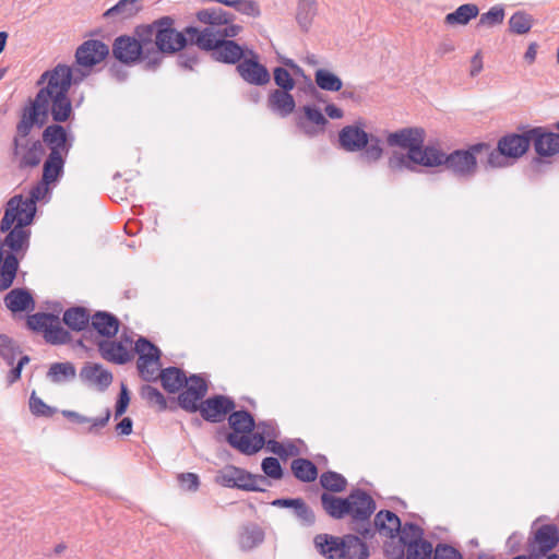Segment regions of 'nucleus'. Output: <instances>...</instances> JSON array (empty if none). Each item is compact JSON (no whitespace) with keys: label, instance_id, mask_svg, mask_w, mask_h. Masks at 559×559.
Masks as SVG:
<instances>
[{"label":"nucleus","instance_id":"1","mask_svg":"<svg viewBox=\"0 0 559 559\" xmlns=\"http://www.w3.org/2000/svg\"><path fill=\"white\" fill-rule=\"evenodd\" d=\"M40 188L35 187L31 197L22 194L12 197L5 204L4 215L0 221V231L7 233L0 238V292L9 289L22 260L31 245V229L36 214V202L39 200Z\"/></svg>","mask_w":559,"mask_h":559},{"label":"nucleus","instance_id":"2","mask_svg":"<svg viewBox=\"0 0 559 559\" xmlns=\"http://www.w3.org/2000/svg\"><path fill=\"white\" fill-rule=\"evenodd\" d=\"M242 31V26H229L224 27L222 33L212 34L209 29H199L194 26L186 27L191 44L210 52L215 61L226 64H236L245 56L243 47L233 39Z\"/></svg>","mask_w":559,"mask_h":559},{"label":"nucleus","instance_id":"3","mask_svg":"<svg viewBox=\"0 0 559 559\" xmlns=\"http://www.w3.org/2000/svg\"><path fill=\"white\" fill-rule=\"evenodd\" d=\"M487 151L488 143L481 142L469 145L467 148L454 150L451 153H445L441 148L435 146L430 150V158H427V167L444 166L445 169L451 171L454 176L464 179L473 178L478 169V159L487 165Z\"/></svg>","mask_w":559,"mask_h":559},{"label":"nucleus","instance_id":"4","mask_svg":"<svg viewBox=\"0 0 559 559\" xmlns=\"http://www.w3.org/2000/svg\"><path fill=\"white\" fill-rule=\"evenodd\" d=\"M320 501L324 512L334 520L352 518V528L368 520L376 510V501L362 489H354L346 498L322 492Z\"/></svg>","mask_w":559,"mask_h":559},{"label":"nucleus","instance_id":"5","mask_svg":"<svg viewBox=\"0 0 559 559\" xmlns=\"http://www.w3.org/2000/svg\"><path fill=\"white\" fill-rule=\"evenodd\" d=\"M60 68L58 71H46L38 81L41 84L47 80V85L38 92H44L45 107L41 109V117L46 118L50 111L52 120L57 123L66 122L72 114V104L68 97L70 90V74H63Z\"/></svg>","mask_w":559,"mask_h":559},{"label":"nucleus","instance_id":"6","mask_svg":"<svg viewBox=\"0 0 559 559\" xmlns=\"http://www.w3.org/2000/svg\"><path fill=\"white\" fill-rule=\"evenodd\" d=\"M338 144L347 153H359V159L367 165L378 163L384 153L382 139L368 133L360 120L340 130Z\"/></svg>","mask_w":559,"mask_h":559},{"label":"nucleus","instance_id":"7","mask_svg":"<svg viewBox=\"0 0 559 559\" xmlns=\"http://www.w3.org/2000/svg\"><path fill=\"white\" fill-rule=\"evenodd\" d=\"M143 27L151 29L150 53L153 57L152 64L156 70L162 64L165 53L173 55L181 51L188 44V34L175 28V20L171 16L159 17Z\"/></svg>","mask_w":559,"mask_h":559},{"label":"nucleus","instance_id":"8","mask_svg":"<svg viewBox=\"0 0 559 559\" xmlns=\"http://www.w3.org/2000/svg\"><path fill=\"white\" fill-rule=\"evenodd\" d=\"M150 28L143 25L135 27V36L121 35L115 38L112 44V56L123 64L132 66L143 62L146 71H155L152 64L153 57L150 49Z\"/></svg>","mask_w":559,"mask_h":559},{"label":"nucleus","instance_id":"9","mask_svg":"<svg viewBox=\"0 0 559 559\" xmlns=\"http://www.w3.org/2000/svg\"><path fill=\"white\" fill-rule=\"evenodd\" d=\"M228 425L233 431L227 433L226 441L240 453L253 455L264 447L263 433H252L257 425L253 416L248 411L234 409L230 412Z\"/></svg>","mask_w":559,"mask_h":559},{"label":"nucleus","instance_id":"10","mask_svg":"<svg viewBox=\"0 0 559 559\" xmlns=\"http://www.w3.org/2000/svg\"><path fill=\"white\" fill-rule=\"evenodd\" d=\"M530 145L527 130L522 133L506 134L498 140L496 148L488 143L487 166L491 168L507 167L508 159H519L528 151Z\"/></svg>","mask_w":559,"mask_h":559},{"label":"nucleus","instance_id":"11","mask_svg":"<svg viewBox=\"0 0 559 559\" xmlns=\"http://www.w3.org/2000/svg\"><path fill=\"white\" fill-rule=\"evenodd\" d=\"M426 131L420 127H407L388 134L386 142L390 146L407 150L416 165L427 167V158H430V150L435 145H425Z\"/></svg>","mask_w":559,"mask_h":559},{"label":"nucleus","instance_id":"12","mask_svg":"<svg viewBox=\"0 0 559 559\" xmlns=\"http://www.w3.org/2000/svg\"><path fill=\"white\" fill-rule=\"evenodd\" d=\"M216 483L228 488H238L245 491L264 492L271 481L263 475L252 474L243 468L227 465L216 475Z\"/></svg>","mask_w":559,"mask_h":559},{"label":"nucleus","instance_id":"13","mask_svg":"<svg viewBox=\"0 0 559 559\" xmlns=\"http://www.w3.org/2000/svg\"><path fill=\"white\" fill-rule=\"evenodd\" d=\"M400 518L392 511L381 510L379 511L373 520L370 522V518L366 521H361L360 525H355V531L364 539H372L376 533L381 536L393 539L401 528Z\"/></svg>","mask_w":559,"mask_h":559},{"label":"nucleus","instance_id":"14","mask_svg":"<svg viewBox=\"0 0 559 559\" xmlns=\"http://www.w3.org/2000/svg\"><path fill=\"white\" fill-rule=\"evenodd\" d=\"M45 103L44 92H38L35 98L31 100L29 106L24 108L22 117L16 126V136L13 139L14 156L20 155V148L26 147V144H22L20 142V138H26L31 133L34 124H37L38 127L44 124L45 118L43 117V119L39 120V117L41 116L40 108L45 107Z\"/></svg>","mask_w":559,"mask_h":559},{"label":"nucleus","instance_id":"15","mask_svg":"<svg viewBox=\"0 0 559 559\" xmlns=\"http://www.w3.org/2000/svg\"><path fill=\"white\" fill-rule=\"evenodd\" d=\"M134 353L139 355L136 367L141 378L147 382L155 381L157 379L156 371L150 369L148 366L152 364L160 366V349L148 338L140 336L135 341Z\"/></svg>","mask_w":559,"mask_h":559},{"label":"nucleus","instance_id":"16","mask_svg":"<svg viewBox=\"0 0 559 559\" xmlns=\"http://www.w3.org/2000/svg\"><path fill=\"white\" fill-rule=\"evenodd\" d=\"M530 142L539 157L532 160V167H538L543 164L540 157H550L559 153V133L547 131L544 127H534L527 129Z\"/></svg>","mask_w":559,"mask_h":559},{"label":"nucleus","instance_id":"17","mask_svg":"<svg viewBox=\"0 0 559 559\" xmlns=\"http://www.w3.org/2000/svg\"><path fill=\"white\" fill-rule=\"evenodd\" d=\"M209 390L207 382L200 374H191L189 382L179 393L178 405L188 413H197Z\"/></svg>","mask_w":559,"mask_h":559},{"label":"nucleus","instance_id":"18","mask_svg":"<svg viewBox=\"0 0 559 559\" xmlns=\"http://www.w3.org/2000/svg\"><path fill=\"white\" fill-rule=\"evenodd\" d=\"M236 408L235 401L227 395L216 394L205 399L198 412L209 423H222Z\"/></svg>","mask_w":559,"mask_h":559},{"label":"nucleus","instance_id":"19","mask_svg":"<svg viewBox=\"0 0 559 559\" xmlns=\"http://www.w3.org/2000/svg\"><path fill=\"white\" fill-rule=\"evenodd\" d=\"M109 56V47L99 39H87L75 50V63L84 69H93Z\"/></svg>","mask_w":559,"mask_h":559},{"label":"nucleus","instance_id":"20","mask_svg":"<svg viewBox=\"0 0 559 559\" xmlns=\"http://www.w3.org/2000/svg\"><path fill=\"white\" fill-rule=\"evenodd\" d=\"M302 115L296 117L297 128L308 138H316L323 134L329 120L314 105H305L301 108Z\"/></svg>","mask_w":559,"mask_h":559},{"label":"nucleus","instance_id":"21","mask_svg":"<svg viewBox=\"0 0 559 559\" xmlns=\"http://www.w3.org/2000/svg\"><path fill=\"white\" fill-rule=\"evenodd\" d=\"M197 20L206 25L203 29H209L212 34L222 33L224 27L240 26L235 24L236 15L222 8H205L195 13Z\"/></svg>","mask_w":559,"mask_h":559},{"label":"nucleus","instance_id":"22","mask_svg":"<svg viewBox=\"0 0 559 559\" xmlns=\"http://www.w3.org/2000/svg\"><path fill=\"white\" fill-rule=\"evenodd\" d=\"M43 144H46L49 148L48 155H56L66 157L71 147L72 141L64 129L59 123H52L43 131Z\"/></svg>","mask_w":559,"mask_h":559},{"label":"nucleus","instance_id":"23","mask_svg":"<svg viewBox=\"0 0 559 559\" xmlns=\"http://www.w3.org/2000/svg\"><path fill=\"white\" fill-rule=\"evenodd\" d=\"M252 58L245 59L237 64V72L249 84L263 86L270 82V73L265 66L260 63L257 55L252 53Z\"/></svg>","mask_w":559,"mask_h":559},{"label":"nucleus","instance_id":"24","mask_svg":"<svg viewBox=\"0 0 559 559\" xmlns=\"http://www.w3.org/2000/svg\"><path fill=\"white\" fill-rule=\"evenodd\" d=\"M278 508H290L293 514L302 527H311L316 524L314 511L301 498H280L271 503Z\"/></svg>","mask_w":559,"mask_h":559},{"label":"nucleus","instance_id":"25","mask_svg":"<svg viewBox=\"0 0 559 559\" xmlns=\"http://www.w3.org/2000/svg\"><path fill=\"white\" fill-rule=\"evenodd\" d=\"M100 356L112 364L124 365L132 360L133 353L122 342L103 340L97 343Z\"/></svg>","mask_w":559,"mask_h":559},{"label":"nucleus","instance_id":"26","mask_svg":"<svg viewBox=\"0 0 559 559\" xmlns=\"http://www.w3.org/2000/svg\"><path fill=\"white\" fill-rule=\"evenodd\" d=\"M318 551L328 559H344V536L318 534L313 539Z\"/></svg>","mask_w":559,"mask_h":559},{"label":"nucleus","instance_id":"27","mask_svg":"<svg viewBox=\"0 0 559 559\" xmlns=\"http://www.w3.org/2000/svg\"><path fill=\"white\" fill-rule=\"evenodd\" d=\"M265 538L264 530L254 522H249L239 527L238 546L242 551H250L260 546Z\"/></svg>","mask_w":559,"mask_h":559},{"label":"nucleus","instance_id":"28","mask_svg":"<svg viewBox=\"0 0 559 559\" xmlns=\"http://www.w3.org/2000/svg\"><path fill=\"white\" fill-rule=\"evenodd\" d=\"M80 377L83 381L96 385L100 392L107 390L112 382V373L99 364H86L81 369Z\"/></svg>","mask_w":559,"mask_h":559},{"label":"nucleus","instance_id":"29","mask_svg":"<svg viewBox=\"0 0 559 559\" xmlns=\"http://www.w3.org/2000/svg\"><path fill=\"white\" fill-rule=\"evenodd\" d=\"M290 91L273 90L267 96V107L273 112L285 118L295 111L296 103Z\"/></svg>","mask_w":559,"mask_h":559},{"label":"nucleus","instance_id":"30","mask_svg":"<svg viewBox=\"0 0 559 559\" xmlns=\"http://www.w3.org/2000/svg\"><path fill=\"white\" fill-rule=\"evenodd\" d=\"M91 323L99 335L107 338L114 337L120 326L119 319L107 311H96L91 318Z\"/></svg>","mask_w":559,"mask_h":559},{"label":"nucleus","instance_id":"31","mask_svg":"<svg viewBox=\"0 0 559 559\" xmlns=\"http://www.w3.org/2000/svg\"><path fill=\"white\" fill-rule=\"evenodd\" d=\"M157 378H159L163 389L168 393L179 392L189 382V377L178 367L162 369Z\"/></svg>","mask_w":559,"mask_h":559},{"label":"nucleus","instance_id":"32","mask_svg":"<svg viewBox=\"0 0 559 559\" xmlns=\"http://www.w3.org/2000/svg\"><path fill=\"white\" fill-rule=\"evenodd\" d=\"M559 542L558 530L552 524L542 525L535 533L533 542L530 546L534 548L536 544L540 555H546L552 548L557 546ZM534 551V549H532Z\"/></svg>","mask_w":559,"mask_h":559},{"label":"nucleus","instance_id":"33","mask_svg":"<svg viewBox=\"0 0 559 559\" xmlns=\"http://www.w3.org/2000/svg\"><path fill=\"white\" fill-rule=\"evenodd\" d=\"M62 415L72 423L78 425H87L85 432L97 435L99 430L107 426L110 419V409L107 408L105 415L98 418L84 416L75 411H62Z\"/></svg>","mask_w":559,"mask_h":559},{"label":"nucleus","instance_id":"34","mask_svg":"<svg viewBox=\"0 0 559 559\" xmlns=\"http://www.w3.org/2000/svg\"><path fill=\"white\" fill-rule=\"evenodd\" d=\"M4 305L12 312H23L34 308L32 294L25 288H14L4 296Z\"/></svg>","mask_w":559,"mask_h":559},{"label":"nucleus","instance_id":"35","mask_svg":"<svg viewBox=\"0 0 559 559\" xmlns=\"http://www.w3.org/2000/svg\"><path fill=\"white\" fill-rule=\"evenodd\" d=\"M142 9L140 0H120L105 13V19L124 21L135 16Z\"/></svg>","mask_w":559,"mask_h":559},{"label":"nucleus","instance_id":"36","mask_svg":"<svg viewBox=\"0 0 559 559\" xmlns=\"http://www.w3.org/2000/svg\"><path fill=\"white\" fill-rule=\"evenodd\" d=\"M91 318L92 316L86 308L76 306L63 312L62 321L72 331L80 332L88 326Z\"/></svg>","mask_w":559,"mask_h":559},{"label":"nucleus","instance_id":"37","mask_svg":"<svg viewBox=\"0 0 559 559\" xmlns=\"http://www.w3.org/2000/svg\"><path fill=\"white\" fill-rule=\"evenodd\" d=\"M344 559H368L369 548L361 538L354 534L344 535Z\"/></svg>","mask_w":559,"mask_h":559},{"label":"nucleus","instance_id":"38","mask_svg":"<svg viewBox=\"0 0 559 559\" xmlns=\"http://www.w3.org/2000/svg\"><path fill=\"white\" fill-rule=\"evenodd\" d=\"M290 468L294 476L302 483H311L318 477V467L308 459L298 457L293 460Z\"/></svg>","mask_w":559,"mask_h":559},{"label":"nucleus","instance_id":"39","mask_svg":"<svg viewBox=\"0 0 559 559\" xmlns=\"http://www.w3.org/2000/svg\"><path fill=\"white\" fill-rule=\"evenodd\" d=\"M478 14L479 9L476 4H462L455 11L445 15L444 23L448 25H466L471 20L477 17Z\"/></svg>","mask_w":559,"mask_h":559},{"label":"nucleus","instance_id":"40","mask_svg":"<svg viewBox=\"0 0 559 559\" xmlns=\"http://www.w3.org/2000/svg\"><path fill=\"white\" fill-rule=\"evenodd\" d=\"M66 157L48 155L43 166V182L50 185L63 174Z\"/></svg>","mask_w":559,"mask_h":559},{"label":"nucleus","instance_id":"41","mask_svg":"<svg viewBox=\"0 0 559 559\" xmlns=\"http://www.w3.org/2000/svg\"><path fill=\"white\" fill-rule=\"evenodd\" d=\"M235 9L238 13L257 19L261 15V9L255 0H205Z\"/></svg>","mask_w":559,"mask_h":559},{"label":"nucleus","instance_id":"42","mask_svg":"<svg viewBox=\"0 0 559 559\" xmlns=\"http://www.w3.org/2000/svg\"><path fill=\"white\" fill-rule=\"evenodd\" d=\"M317 15L316 0H299L297 5L296 21L302 31L307 32L312 25Z\"/></svg>","mask_w":559,"mask_h":559},{"label":"nucleus","instance_id":"43","mask_svg":"<svg viewBox=\"0 0 559 559\" xmlns=\"http://www.w3.org/2000/svg\"><path fill=\"white\" fill-rule=\"evenodd\" d=\"M75 374L76 370L72 362H55L50 365L47 378L53 383H62L73 380Z\"/></svg>","mask_w":559,"mask_h":559},{"label":"nucleus","instance_id":"44","mask_svg":"<svg viewBox=\"0 0 559 559\" xmlns=\"http://www.w3.org/2000/svg\"><path fill=\"white\" fill-rule=\"evenodd\" d=\"M314 82L320 90L326 92H338L343 87L342 80L326 69H318L314 72Z\"/></svg>","mask_w":559,"mask_h":559},{"label":"nucleus","instance_id":"45","mask_svg":"<svg viewBox=\"0 0 559 559\" xmlns=\"http://www.w3.org/2000/svg\"><path fill=\"white\" fill-rule=\"evenodd\" d=\"M423 530L413 522H406L404 525H401V528L396 536L399 535V542L396 545L405 547L409 546L412 543H419L425 540L423 538Z\"/></svg>","mask_w":559,"mask_h":559},{"label":"nucleus","instance_id":"46","mask_svg":"<svg viewBox=\"0 0 559 559\" xmlns=\"http://www.w3.org/2000/svg\"><path fill=\"white\" fill-rule=\"evenodd\" d=\"M45 153L43 142L39 140L34 141L29 147L23 153L19 160L20 168L36 167Z\"/></svg>","mask_w":559,"mask_h":559},{"label":"nucleus","instance_id":"47","mask_svg":"<svg viewBox=\"0 0 559 559\" xmlns=\"http://www.w3.org/2000/svg\"><path fill=\"white\" fill-rule=\"evenodd\" d=\"M320 485L330 492H342L347 487L346 478L334 471H328L321 474Z\"/></svg>","mask_w":559,"mask_h":559},{"label":"nucleus","instance_id":"48","mask_svg":"<svg viewBox=\"0 0 559 559\" xmlns=\"http://www.w3.org/2000/svg\"><path fill=\"white\" fill-rule=\"evenodd\" d=\"M510 32L516 35H523L531 31L533 26V17L524 12L516 11L509 20Z\"/></svg>","mask_w":559,"mask_h":559},{"label":"nucleus","instance_id":"49","mask_svg":"<svg viewBox=\"0 0 559 559\" xmlns=\"http://www.w3.org/2000/svg\"><path fill=\"white\" fill-rule=\"evenodd\" d=\"M44 338L51 345H63L71 341V334L63 329L58 321L50 323L48 329L45 331Z\"/></svg>","mask_w":559,"mask_h":559},{"label":"nucleus","instance_id":"50","mask_svg":"<svg viewBox=\"0 0 559 559\" xmlns=\"http://www.w3.org/2000/svg\"><path fill=\"white\" fill-rule=\"evenodd\" d=\"M55 322H58L57 316L52 313L37 312L28 316L26 324L32 331L43 332V334H45V331L48 329L50 323Z\"/></svg>","mask_w":559,"mask_h":559},{"label":"nucleus","instance_id":"51","mask_svg":"<svg viewBox=\"0 0 559 559\" xmlns=\"http://www.w3.org/2000/svg\"><path fill=\"white\" fill-rule=\"evenodd\" d=\"M19 345L9 336L0 335V358L4 360L8 366H13L16 355L20 354Z\"/></svg>","mask_w":559,"mask_h":559},{"label":"nucleus","instance_id":"52","mask_svg":"<svg viewBox=\"0 0 559 559\" xmlns=\"http://www.w3.org/2000/svg\"><path fill=\"white\" fill-rule=\"evenodd\" d=\"M141 396L151 406H156L159 412H163L167 408V401L163 393L150 384H145L141 388Z\"/></svg>","mask_w":559,"mask_h":559},{"label":"nucleus","instance_id":"53","mask_svg":"<svg viewBox=\"0 0 559 559\" xmlns=\"http://www.w3.org/2000/svg\"><path fill=\"white\" fill-rule=\"evenodd\" d=\"M431 556L432 544L426 539L405 547L406 559H431Z\"/></svg>","mask_w":559,"mask_h":559},{"label":"nucleus","instance_id":"54","mask_svg":"<svg viewBox=\"0 0 559 559\" xmlns=\"http://www.w3.org/2000/svg\"><path fill=\"white\" fill-rule=\"evenodd\" d=\"M415 163L411 158L409 153L394 152L388 160V166L392 171H402L404 169L415 170Z\"/></svg>","mask_w":559,"mask_h":559},{"label":"nucleus","instance_id":"55","mask_svg":"<svg viewBox=\"0 0 559 559\" xmlns=\"http://www.w3.org/2000/svg\"><path fill=\"white\" fill-rule=\"evenodd\" d=\"M504 19V9L502 5H495L489 9V11L483 13L478 21V26H488L492 27L495 25H499L503 22Z\"/></svg>","mask_w":559,"mask_h":559},{"label":"nucleus","instance_id":"56","mask_svg":"<svg viewBox=\"0 0 559 559\" xmlns=\"http://www.w3.org/2000/svg\"><path fill=\"white\" fill-rule=\"evenodd\" d=\"M193 46V44L191 47L186 46L177 57L178 66L185 70H193L199 62L198 51Z\"/></svg>","mask_w":559,"mask_h":559},{"label":"nucleus","instance_id":"57","mask_svg":"<svg viewBox=\"0 0 559 559\" xmlns=\"http://www.w3.org/2000/svg\"><path fill=\"white\" fill-rule=\"evenodd\" d=\"M261 468L264 473L263 476L272 479H281L284 475V471L280 461L276 457L267 456L262 460Z\"/></svg>","mask_w":559,"mask_h":559},{"label":"nucleus","instance_id":"58","mask_svg":"<svg viewBox=\"0 0 559 559\" xmlns=\"http://www.w3.org/2000/svg\"><path fill=\"white\" fill-rule=\"evenodd\" d=\"M273 79L278 86L277 90L292 91L295 87V80L292 74L283 67H276L273 70Z\"/></svg>","mask_w":559,"mask_h":559},{"label":"nucleus","instance_id":"59","mask_svg":"<svg viewBox=\"0 0 559 559\" xmlns=\"http://www.w3.org/2000/svg\"><path fill=\"white\" fill-rule=\"evenodd\" d=\"M431 559H462L461 552L451 545L439 543L433 548Z\"/></svg>","mask_w":559,"mask_h":559},{"label":"nucleus","instance_id":"60","mask_svg":"<svg viewBox=\"0 0 559 559\" xmlns=\"http://www.w3.org/2000/svg\"><path fill=\"white\" fill-rule=\"evenodd\" d=\"M60 68L63 70V72H64L63 74H67V71L69 72V74H70V80H69L70 81V86L72 84L81 83L84 80V78L90 74V72L92 70V69H84V68H81V67L73 69V68H71V67H69L67 64H58L51 71H58Z\"/></svg>","mask_w":559,"mask_h":559},{"label":"nucleus","instance_id":"61","mask_svg":"<svg viewBox=\"0 0 559 559\" xmlns=\"http://www.w3.org/2000/svg\"><path fill=\"white\" fill-rule=\"evenodd\" d=\"M29 409L36 416H51L52 409L35 392L29 397Z\"/></svg>","mask_w":559,"mask_h":559},{"label":"nucleus","instance_id":"62","mask_svg":"<svg viewBox=\"0 0 559 559\" xmlns=\"http://www.w3.org/2000/svg\"><path fill=\"white\" fill-rule=\"evenodd\" d=\"M130 403V394L128 386L124 383H121L120 393L118 395L116 406H115V417L118 418L122 416Z\"/></svg>","mask_w":559,"mask_h":559},{"label":"nucleus","instance_id":"63","mask_svg":"<svg viewBox=\"0 0 559 559\" xmlns=\"http://www.w3.org/2000/svg\"><path fill=\"white\" fill-rule=\"evenodd\" d=\"M180 487L187 491H197L200 486L199 476L194 473H182L178 475Z\"/></svg>","mask_w":559,"mask_h":559},{"label":"nucleus","instance_id":"64","mask_svg":"<svg viewBox=\"0 0 559 559\" xmlns=\"http://www.w3.org/2000/svg\"><path fill=\"white\" fill-rule=\"evenodd\" d=\"M385 556L390 559H406L405 551L402 546L394 545V542L384 545Z\"/></svg>","mask_w":559,"mask_h":559}]
</instances>
